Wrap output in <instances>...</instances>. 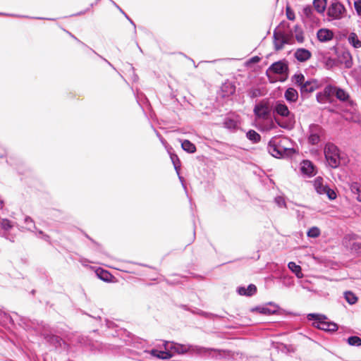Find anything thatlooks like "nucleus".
Returning <instances> with one entry per match:
<instances>
[{
  "mask_svg": "<svg viewBox=\"0 0 361 361\" xmlns=\"http://www.w3.org/2000/svg\"><path fill=\"white\" fill-rule=\"evenodd\" d=\"M290 140L285 137H274L268 143L269 153L276 158H285L292 156L295 149L289 147Z\"/></svg>",
  "mask_w": 361,
  "mask_h": 361,
  "instance_id": "1",
  "label": "nucleus"
},
{
  "mask_svg": "<svg viewBox=\"0 0 361 361\" xmlns=\"http://www.w3.org/2000/svg\"><path fill=\"white\" fill-rule=\"evenodd\" d=\"M292 82L300 87V94L304 97L307 96L309 94L318 90L322 86L320 81L313 78L306 80L302 73H296L293 75L292 77Z\"/></svg>",
  "mask_w": 361,
  "mask_h": 361,
  "instance_id": "2",
  "label": "nucleus"
},
{
  "mask_svg": "<svg viewBox=\"0 0 361 361\" xmlns=\"http://www.w3.org/2000/svg\"><path fill=\"white\" fill-rule=\"evenodd\" d=\"M307 319L308 321H313V327L326 332H335L338 329L337 324L328 322L327 317L323 314L310 313L307 315Z\"/></svg>",
  "mask_w": 361,
  "mask_h": 361,
  "instance_id": "3",
  "label": "nucleus"
},
{
  "mask_svg": "<svg viewBox=\"0 0 361 361\" xmlns=\"http://www.w3.org/2000/svg\"><path fill=\"white\" fill-rule=\"evenodd\" d=\"M324 153L328 165L333 169L338 168L343 159L338 147L331 142L325 145Z\"/></svg>",
  "mask_w": 361,
  "mask_h": 361,
  "instance_id": "4",
  "label": "nucleus"
},
{
  "mask_svg": "<svg viewBox=\"0 0 361 361\" xmlns=\"http://www.w3.org/2000/svg\"><path fill=\"white\" fill-rule=\"evenodd\" d=\"M346 9L338 0H331L326 14L329 20H340L345 16Z\"/></svg>",
  "mask_w": 361,
  "mask_h": 361,
  "instance_id": "5",
  "label": "nucleus"
},
{
  "mask_svg": "<svg viewBox=\"0 0 361 361\" xmlns=\"http://www.w3.org/2000/svg\"><path fill=\"white\" fill-rule=\"evenodd\" d=\"M325 136L324 129L318 124H311L308 130V142L312 145L319 144Z\"/></svg>",
  "mask_w": 361,
  "mask_h": 361,
  "instance_id": "6",
  "label": "nucleus"
},
{
  "mask_svg": "<svg viewBox=\"0 0 361 361\" xmlns=\"http://www.w3.org/2000/svg\"><path fill=\"white\" fill-rule=\"evenodd\" d=\"M271 109L269 101L264 99L255 106L253 111L257 118L267 120L271 116Z\"/></svg>",
  "mask_w": 361,
  "mask_h": 361,
  "instance_id": "7",
  "label": "nucleus"
},
{
  "mask_svg": "<svg viewBox=\"0 0 361 361\" xmlns=\"http://www.w3.org/2000/svg\"><path fill=\"white\" fill-rule=\"evenodd\" d=\"M343 244L356 253L361 252V238L355 233L345 235L343 239Z\"/></svg>",
  "mask_w": 361,
  "mask_h": 361,
  "instance_id": "8",
  "label": "nucleus"
},
{
  "mask_svg": "<svg viewBox=\"0 0 361 361\" xmlns=\"http://www.w3.org/2000/svg\"><path fill=\"white\" fill-rule=\"evenodd\" d=\"M314 187L317 193L319 195H326L331 200L336 198V194L333 189H331L327 185L324 184L323 179L320 177L315 178L314 181Z\"/></svg>",
  "mask_w": 361,
  "mask_h": 361,
  "instance_id": "9",
  "label": "nucleus"
},
{
  "mask_svg": "<svg viewBox=\"0 0 361 361\" xmlns=\"http://www.w3.org/2000/svg\"><path fill=\"white\" fill-rule=\"evenodd\" d=\"M273 112L284 118H287L290 122L293 121L294 116L290 113L288 106L283 101H276L272 106Z\"/></svg>",
  "mask_w": 361,
  "mask_h": 361,
  "instance_id": "10",
  "label": "nucleus"
},
{
  "mask_svg": "<svg viewBox=\"0 0 361 361\" xmlns=\"http://www.w3.org/2000/svg\"><path fill=\"white\" fill-rule=\"evenodd\" d=\"M165 350H170L171 352L178 354H184L192 349L190 345L180 344L174 342L166 341L164 344Z\"/></svg>",
  "mask_w": 361,
  "mask_h": 361,
  "instance_id": "11",
  "label": "nucleus"
},
{
  "mask_svg": "<svg viewBox=\"0 0 361 361\" xmlns=\"http://www.w3.org/2000/svg\"><path fill=\"white\" fill-rule=\"evenodd\" d=\"M274 49L279 51L283 48L284 44L289 43V38L284 33L281 32H274Z\"/></svg>",
  "mask_w": 361,
  "mask_h": 361,
  "instance_id": "12",
  "label": "nucleus"
},
{
  "mask_svg": "<svg viewBox=\"0 0 361 361\" xmlns=\"http://www.w3.org/2000/svg\"><path fill=\"white\" fill-rule=\"evenodd\" d=\"M268 305L271 306V307H268L267 306L256 307L253 308L252 311H257L265 315H271L276 314L279 309V305L271 302H269Z\"/></svg>",
  "mask_w": 361,
  "mask_h": 361,
  "instance_id": "13",
  "label": "nucleus"
},
{
  "mask_svg": "<svg viewBox=\"0 0 361 361\" xmlns=\"http://www.w3.org/2000/svg\"><path fill=\"white\" fill-rule=\"evenodd\" d=\"M288 70V64L284 61H279L271 65L267 72L271 71L276 74L286 73Z\"/></svg>",
  "mask_w": 361,
  "mask_h": 361,
  "instance_id": "14",
  "label": "nucleus"
},
{
  "mask_svg": "<svg viewBox=\"0 0 361 361\" xmlns=\"http://www.w3.org/2000/svg\"><path fill=\"white\" fill-rule=\"evenodd\" d=\"M0 226L4 231V236L9 240L13 241L14 238L13 236H10L9 231L14 226V224L7 219H1L0 220Z\"/></svg>",
  "mask_w": 361,
  "mask_h": 361,
  "instance_id": "15",
  "label": "nucleus"
},
{
  "mask_svg": "<svg viewBox=\"0 0 361 361\" xmlns=\"http://www.w3.org/2000/svg\"><path fill=\"white\" fill-rule=\"evenodd\" d=\"M294 56L298 61L305 62L311 58L312 54L305 48H299L295 51Z\"/></svg>",
  "mask_w": 361,
  "mask_h": 361,
  "instance_id": "16",
  "label": "nucleus"
},
{
  "mask_svg": "<svg viewBox=\"0 0 361 361\" xmlns=\"http://www.w3.org/2000/svg\"><path fill=\"white\" fill-rule=\"evenodd\" d=\"M257 292V287L254 284H250L247 288L240 286L237 288V293L240 295L252 296Z\"/></svg>",
  "mask_w": 361,
  "mask_h": 361,
  "instance_id": "17",
  "label": "nucleus"
},
{
  "mask_svg": "<svg viewBox=\"0 0 361 361\" xmlns=\"http://www.w3.org/2000/svg\"><path fill=\"white\" fill-rule=\"evenodd\" d=\"M301 171L302 173L309 176L314 175V167L312 163L309 160L303 161L301 166Z\"/></svg>",
  "mask_w": 361,
  "mask_h": 361,
  "instance_id": "18",
  "label": "nucleus"
},
{
  "mask_svg": "<svg viewBox=\"0 0 361 361\" xmlns=\"http://www.w3.org/2000/svg\"><path fill=\"white\" fill-rule=\"evenodd\" d=\"M317 35L320 42H328L333 38L334 34L328 29H320Z\"/></svg>",
  "mask_w": 361,
  "mask_h": 361,
  "instance_id": "19",
  "label": "nucleus"
},
{
  "mask_svg": "<svg viewBox=\"0 0 361 361\" xmlns=\"http://www.w3.org/2000/svg\"><path fill=\"white\" fill-rule=\"evenodd\" d=\"M340 61L345 68H350L353 66V58L349 51H343L340 56Z\"/></svg>",
  "mask_w": 361,
  "mask_h": 361,
  "instance_id": "20",
  "label": "nucleus"
},
{
  "mask_svg": "<svg viewBox=\"0 0 361 361\" xmlns=\"http://www.w3.org/2000/svg\"><path fill=\"white\" fill-rule=\"evenodd\" d=\"M150 354L154 357H157L161 359H169L173 357V353L171 352L170 350H166L165 351H163L157 349H152L150 352Z\"/></svg>",
  "mask_w": 361,
  "mask_h": 361,
  "instance_id": "21",
  "label": "nucleus"
},
{
  "mask_svg": "<svg viewBox=\"0 0 361 361\" xmlns=\"http://www.w3.org/2000/svg\"><path fill=\"white\" fill-rule=\"evenodd\" d=\"M284 97L288 102H295L298 99V92L295 89L289 87L286 90Z\"/></svg>",
  "mask_w": 361,
  "mask_h": 361,
  "instance_id": "22",
  "label": "nucleus"
},
{
  "mask_svg": "<svg viewBox=\"0 0 361 361\" xmlns=\"http://www.w3.org/2000/svg\"><path fill=\"white\" fill-rule=\"evenodd\" d=\"M348 41L349 44L355 49H359L361 47V41L359 39L357 34L355 32H351L349 34Z\"/></svg>",
  "mask_w": 361,
  "mask_h": 361,
  "instance_id": "23",
  "label": "nucleus"
},
{
  "mask_svg": "<svg viewBox=\"0 0 361 361\" xmlns=\"http://www.w3.org/2000/svg\"><path fill=\"white\" fill-rule=\"evenodd\" d=\"M288 269L295 274L296 277L298 279H302L303 277V274L302 273V269L300 266L296 264L293 262H290L288 264Z\"/></svg>",
  "mask_w": 361,
  "mask_h": 361,
  "instance_id": "24",
  "label": "nucleus"
},
{
  "mask_svg": "<svg viewBox=\"0 0 361 361\" xmlns=\"http://www.w3.org/2000/svg\"><path fill=\"white\" fill-rule=\"evenodd\" d=\"M223 124L226 128L231 130H235L238 127V121L235 119L231 118L230 117L226 118L224 119Z\"/></svg>",
  "mask_w": 361,
  "mask_h": 361,
  "instance_id": "25",
  "label": "nucleus"
},
{
  "mask_svg": "<svg viewBox=\"0 0 361 361\" xmlns=\"http://www.w3.org/2000/svg\"><path fill=\"white\" fill-rule=\"evenodd\" d=\"M326 0H314L313 5L319 13H322L326 8Z\"/></svg>",
  "mask_w": 361,
  "mask_h": 361,
  "instance_id": "26",
  "label": "nucleus"
},
{
  "mask_svg": "<svg viewBox=\"0 0 361 361\" xmlns=\"http://www.w3.org/2000/svg\"><path fill=\"white\" fill-rule=\"evenodd\" d=\"M181 147L184 151L188 153H194L196 151L195 145L188 140H183L181 142Z\"/></svg>",
  "mask_w": 361,
  "mask_h": 361,
  "instance_id": "27",
  "label": "nucleus"
},
{
  "mask_svg": "<svg viewBox=\"0 0 361 361\" xmlns=\"http://www.w3.org/2000/svg\"><path fill=\"white\" fill-rule=\"evenodd\" d=\"M351 192L356 195V199L361 202V185L357 182H353L350 186Z\"/></svg>",
  "mask_w": 361,
  "mask_h": 361,
  "instance_id": "28",
  "label": "nucleus"
},
{
  "mask_svg": "<svg viewBox=\"0 0 361 361\" xmlns=\"http://www.w3.org/2000/svg\"><path fill=\"white\" fill-rule=\"evenodd\" d=\"M246 137L253 143H257L261 140L260 135L254 130H250L246 133Z\"/></svg>",
  "mask_w": 361,
  "mask_h": 361,
  "instance_id": "29",
  "label": "nucleus"
},
{
  "mask_svg": "<svg viewBox=\"0 0 361 361\" xmlns=\"http://www.w3.org/2000/svg\"><path fill=\"white\" fill-rule=\"evenodd\" d=\"M335 95L338 99L342 102H345L349 99V94L345 90L339 87L336 88Z\"/></svg>",
  "mask_w": 361,
  "mask_h": 361,
  "instance_id": "30",
  "label": "nucleus"
},
{
  "mask_svg": "<svg viewBox=\"0 0 361 361\" xmlns=\"http://www.w3.org/2000/svg\"><path fill=\"white\" fill-rule=\"evenodd\" d=\"M344 298L345 300L350 304V305H354L357 301V296L351 291H346L344 293Z\"/></svg>",
  "mask_w": 361,
  "mask_h": 361,
  "instance_id": "31",
  "label": "nucleus"
},
{
  "mask_svg": "<svg viewBox=\"0 0 361 361\" xmlns=\"http://www.w3.org/2000/svg\"><path fill=\"white\" fill-rule=\"evenodd\" d=\"M348 343L352 346H360L361 338L357 336H350L347 340Z\"/></svg>",
  "mask_w": 361,
  "mask_h": 361,
  "instance_id": "32",
  "label": "nucleus"
},
{
  "mask_svg": "<svg viewBox=\"0 0 361 361\" xmlns=\"http://www.w3.org/2000/svg\"><path fill=\"white\" fill-rule=\"evenodd\" d=\"M321 231L317 226L311 227L307 232V235L310 238H317L320 235Z\"/></svg>",
  "mask_w": 361,
  "mask_h": 361,
  "instance_id": "33",
  "label": "nucleus"
},
{
  "mask_svg": "<svg viewBox=\"0 0 361 361\" xmlns=\"http://www.w3.org/2000/svg\"><path fill=\"white\" fill-rule=\"evenodd\" d=\"M336 88H337V87L332 86V85H327L325 87L323 92L329 99L331 96L335 94Z\"/></svg>",
  "mask_w": 361,
  "mask_h": 361,
  "instance_id": "34",
  "label": "nucleus"
},
{
  "mask_svg": "<svg viewBox=\"0 0 361 361\" xmlns=\"http://www.w3.org/2000/svg\"><path fill=\"white\" fill-rule=\"evenodd\" d=\"M97 274L99 277L100 279L107 281L109 279V277L111 276V274L109 271L100 269L97 271Z\"/></svg>",
  "mask_w": 361,
  "mask_h": 361,
  "instance_id": "35",
  "label": "nucleus"
},
{
  "mask_svg": "<svg viewBox=\"0 0 361 361\" xmlns=\"http://www.w3.org/2000/svg\"><path fill=\"white\" fill-rule=\"evenodd\" d=\"M25 224H26V228L29 231H32L34 229H37L33 219L30 216L25 218Z\"/></svg>",
  "mask_w": 361,
  "mask_h": 361,
  "instance_id": "36",
  "label": "nucleus"
},
{
  "mask_svg": "<svg viewBox=\"0 0 361 361\" xmlns=\"http://www.w3.org/2000/svg\"><path fill=\"white\" fill-rule=\"evenodd\" d=\"M295 32L296 40L299 43H302L304 42L303 32L298 25L295 26Z\"/></svg>",
  "mask_w": 361,
  "mask_h": 361,
  "instance_id": "37",
  "label": "nucleus"
},
{
  "mask_svg": "<svg viewBox=\"0 0 361 361\" xmlns=\"http://www.w3.org/2000/svg\"><path fill=\"white\" fill-rule=\"evenodd\" d=\"M247 95L253 99L257 97H259L261 95V91L259 89L257 88H251L247 92Z\"/></svg>",
  "mask_w": 361,
  "mask_h": 361,
  "instance_id": "38",
  "label": "nucleus"
},
{
  "mask_svg": "<svg viewBox=\"0 0 361 361\" xmlns=\"http://www.w3.org/2000/svg\"><path fill=\"white\" fill-rule=\"evenodd\" d=\"M317 101L319 103L324 104L326 103L328 100L327 97L324 94L323 92H318L316 95Z\"/></svg>",
  "mask_w": 361,
  "mask_h": 361,
  "instance_id": "39",
  "label": "nucleus"
},
{
  "mask_svg": "<svg viewBox=\"0 0 361 361\" xmlns=\"http://www.w3.org/2000/svg\"><path fill=\"white\" fill-rule=\"evenodd\" d=\"M275 203L279 207H286V204L284 198L281 196H277L274 199Z\"/></svg>",
  "mask_w": 361,
  "mask_h": 361,
  "instance_id": "40",
  "label": "nucleus"
},
{
  "mask_svg": "<svg viewBox=\"0 0 361 361\" xmlns=\"http://www.w3.org/2000/svg\"><path fill=\"white\" fill-rule=\"evenodd\" d=\"M324 63L326 68H330L336 65V61L334 59L331 57H325Z\"/></svg>",
  "mask_w": 361,
  "mask_h": 361,
  "instance_id": "41",
  "label": "nucleus"
},
{
  "mask_svg": "<svg viewBox=\"0 0 361 361\" xmlns=\"http://www.w3.org/2000/svg\"><path fill=\"white\" fill-rule=\"evenodd\" d=\"M172 162L174 165V168L177 173H178V168L180 167V161L178 157L176 155H173L171 157Z\"/></svg>",
  "mask_w": 361,
  "mask_h": 361,
  "instance_id": "42",
  "label": "nucleus"
},
{
  "mask_svg": "<svg viewBox=\"0 0 361 361\" xmlns=\"http://www.w3.org/2000/svg\"><path fill=\"white\" fill-rule=\"evenodd\" d=\"M354 7L358 16H361V0H356L354 2Z\"/></svg>",
  "mask_w": 361,
  "mask_h": 361,
  "instance_id": "43",
  "label": "nucleus"
},
{
  "mask_svg": "<svg viewBox=\"0 0 361 361\" xmlns=\"http://www.w3.org/2000/svg\"><path fill=\"white\" fill-rule=\"evenodd\" d=\"M286 16L290 20H293L295 18V13L289 8H286Z\"/></svg>",
  "mask_w": 361,
  "mask_h": 361,
  "instance_id": "44",
  "label": "nucleus"
},
{
  "mask_svg": "<svg viewBox=\"0 0 361 361\" xmlns=\"http://www.w3.org/2000/svg\"><path fill=\"white\" fill-rule=\"evenodd\" d=\"M4 319L5 321L11 320V317L9 314L0 310V319Z\"/></svg>",
  "mask_w": 361,
  "mask_h": 361,
  "instance_id": "45",
  "label": "nucleus"
},
{
  "mask_svg": "<svg viewBox=\"0 0 361 361\" xmlns=\"http://www.w3.org/2000/svg\"><path fill=\"white\" fill-rule=\"evenodd\" d=\"M49 341L51 342H56V343L61 345V339L59 336L52 335L50 336Z\"/></svg>",
  "mask_w": 361,
  "mask_h": 361,
  "instance_id": "46",
  "label": "nucleus"
},
{
  "mask_svg": "<svg viewBox=\"0 0 361 361\" xmlns=\"http://www.w3.org/2000/svg\"><path fill=\"white\" fill-rule=\"evenodd\" d=\"M312 9L310 6H306L303 8V13L307 17L310 16V15L312 14Z\"/></svg>",
  "mask_w": 361,
  "mask_h": 361,
  "instance_id": "47",
  "label": "nucleus"
},
{
  "mask_svg": "<svg viewBox=\"0 0 361 361\" xmlns=\"http://www.w3.org/2000/svg\"><path fill=\"white\" fill-rule=\"evenodd\" d=\"M0 15L1 16H13V17H18V18H28V16H20V15H15V14H8L4 13H0Z\"/></svg>",
  "mask_w": 361,
  "mask_h": 361,
  "instance_id": "48",
  "label": "nucleus"
},
{
  "mask_svg": "<svg viewBox=\"0 0 361 361\" xmlns=\"http://www.w3.org/2000/svg\"><path fill=\"white\" fill-rule=\"evenodd\" d=\"M42 238L44 240L47 241V242H48V243H50V237H49L48 235H47V234H45V233H44V234H43V235L42 236Z\"/></svg>",
  "mask_w": 361,
  "mask_h": 361,
  "instance_id": "49",
  "label": "nucleus"
},
{
  "mask_svg": "<svg viewBox=\"0 0 361 361\" xmlns=\"http://www.w3.org/2000/svg\"><path fill=\"white\" fill-rule=\"evenodd\" d=\"M109 1L119 10V11L121 13L123 12L122 8L118 5H117L114 1H112V0H109Z\"/></svg>",
  "mask_w": 361,
  "mask_h": 361,
  "instance_id": "50",
  "label": "nucleus"
},
{
  "mask_svg": "<svg viewBox=\"0 0 361 361\" xmlns=\"http://www.w3.org/2000/svg\"><path fill=\"white\" fill-rule=\"evenodd\" d=\"M43 234H44V233L42 231H38L37 233V237L41 238H42V236L43 235Z\"/></svg>",
  "mask_w": 361,
  "mask_h": 361,
  "instance_id": "51",
  "label": "nucleus"
},
{
  "mask_svg": "<svg viewBox=\"0 0 361 361\" xmlns=\"http://www.w3.org/2000/svg\"><path fill=\"white\" fill-rule=\"evenodd\" d=\"M259 61V58L258 56H255L251 59V61L252 62H258Z\"/></svg>",
  "mask_w": 361,
  "mask_h": 361,
  "instance_id": "52",
  "label": "nucleus"
},
{
  "mask_svg": "<svg viewBox=\"0 0 361 361\" xmlns=\"http://www.w3.org/2000/svg\"><path fill=\"white\" fill-rule=\"evenodd\" d=\"M113 323L111 322H109L108 320L106 321V325L108 328H111Z\"/></svg>",
  "mask_w": 361,
  "mask_h": 361,
  "instance_id": "53",
  "label": "nucleus"
},
{
  "mask_svg": "<svg viewBox=\"0 0 361 361\" xmlns=\"http://www.w3.org/2000/svg\"><path fill=\"white\" fill-rule=\"evenodd\" d=\"M157 133V135L158 136V137L159 138V140L161 141V142H164V140L163 139V137L160 135V134L158 133V132H156Z\"/></svg>",
  "mask_w": 361,
  "mask_h": 361,
  "instance_id": "54",
  "label": "nucleus"
},
{
  "mask_svg": "<svg viewBox=\"0 0 361 361\" xmlns=\"http://www.w3.org/2000/svg\"><path fill=\"white\" fill-rule=\"evenodd\" d=\"M129 22L130 23V24L134 27V28L135 29L136 28V25L135 24V23L132 20L131 18H130L129 20Z\"/></svg>",
  "mask_w": 361,
  "mask_h": 361,
  "instance_id": "55",
  "label": "nucleus"
},
{
  "mask_svg": "<svg viewBox=\"0 0 361 361\" xmlns=\"http://www.w3.org/2000/svg\"><path fill=\"white\" fill-rule=\"evenodd\" d=\"M68 34L73 37L74 38L75 40H77L78 42H80V40H78L73 35H72L71 33L68 32Z\"/></svg>",
  "mask_w": 361,
  "mask_h": 361,
  "instance_id": "56",
  "label": "nucleus"
},
{
  "mask_svg": "<svg viewBox=\"0 0 361 361\" xmlns=\"http://www.w3.org/2000/svg\"><path fill=\"white\" fill-rule=\"evenodd\" d=\"M87 10H88V9H87V10H85V11H84L79 12V13H77L76 15H82V14H85V13L87 12Z\"/></svg>",
  "mask_w": 361,
  "mask_h": 361,
  "instance_id": "57",
  "label": "nucleus"
},
{
  "mask_svg": "<svg viewBox=\"0 0 361 361\" xmlns=\"http://www.w3.org/2000/svg\"><path fill=\"white\" fill-rule=\"evenodd\" d=\"M124 16H125V18H126L128 20H129V19H130L129 16H128L126 13L124 15Z\"/></svg>",
  "mask_w": 361,
  "mask_h": 361,
  "instance_id": "58",
  "label": "nucleus"
},
{
  "mask_svg": "<svg viewBox=\"0 0 361 361\" xmlns=\"http://www.w3.org/2000/svg\"><path fill=\"white\" fill-rule=\"evenodd\" d=\"M179 179H180V180L183 183V177H181V176H179Z\"/></svg>",
  "mask_w": 361,
  "mask_h": 361,
  "instance_id": "59",
  "label": "nucleus"
},
{
  "mask_svg": "<svg viewBox=\"0 0 361 361\" xmlns=\"http://www.w3.org/2000/svg\"><path fill=\"white\" fill-rule=\"evenodd\" d=\"M104 60H105V61H106V63H108V64H109L110 66H111V64L110 63V62H109V61H106V59H104Z\"/></svg>",
  "mask_w": 361,
  "mask_h": 361,
  "instance_id": "60",
  "label": "nucleus"
},
{
  "mask_svg": "<svg viewBox=\"0 0 361 361\" xmlns=\"http://www.w3.org/2000/svg\"><path fill=\"white\" fill-rule=\"evenodd\" d=\"M122 14L125 15L126 13L123 11V12H121Z\"/></svg>",
  "mask_w": 361,
  "mask_h": 361,
  "instance_id": "61",
  "label": "nucleus"
}]
</instances>
